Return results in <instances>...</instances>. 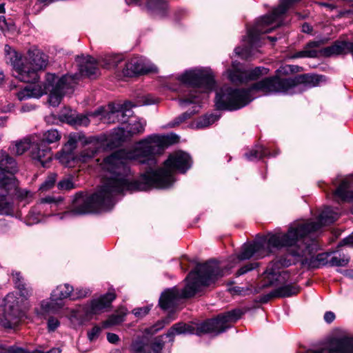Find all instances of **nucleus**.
Wrapping results in <instances>:
<instances>
[{
	"label": "nucleus",
	"mask_w": 353,
	"mask_h": 353,
	"mask_svg": "<svg viewBox=\"0 0 353 353\" xmlns=\"http://www.w3.org/2000/svg\"><path fill=\"white\" fill-rule=\"evenodd\" d=\"M178 139L175 134H152L137 143L133 150H120L105 158L101 166L108 174L103 185L90 196L76 194L72 210L64 212L60 218L110 210L114 204V196L125 191L171 186L175 171L185 173L192 166L190 156L183 151L174 152L165 161L164 167L158 169L155 156Z\"/></svg>",
	"instance_id": "nucleus-1"
},
{
	"label": "nucleus",
	"mask_w": 353,
	"mask_h": 353,
	"mask_svg": "<svg viewBox=\"0 0 353 353\" xmlns=\"http://www.w3.org/2000/svg\"><path fill=\"white\" fill-rule=\"evenodd\" d=\"M339 217V213L334 209L326 207L319 215L317 221L297 223L292 225L286 233L276 232L268 235V239L262 238L252 243L244 244L238 255L239 260L249 259L252 256L263 258L272 252L271 248L282 246H295L292 254L304 255L305 252H311L317 249V242L308 236L318 231L323 225L334 223Z\"/></svg>",
	"instance_id": "nucleus-2"
},
{
	"label": "nucleus",
	"mask_w": 353,
	"mask_h": 353,
	"mask_svg": "<svg viewBox=\"0 0 353 353\" xmlns=\"http://www.w3.org/2000/svg\"><path fill=\"white\" fill-rule=\"evenodd\" d=\"M324 77L318 74H304L296 81L294 79L266 78L253 84L248 89L221 88L216 92L215 105L217 109L236 110L248 105L252 99V94L260 92L268 95L276 92L292 94L299 90V82L304 83L309 88L317 86L324 81Z\"/></svg>",
	"instance_id": "nucleus-3"
},
{
	"label": "nucleus",
	"mask_w": 353,
	"mask_h": 353,
	"mask_svg": "<svg viewBox=\"0 0 353 353\" xmlns=\"http://www.w3.org/2000/svg\"><path fill=\"white\" fill-rule=\"evenodd\" d=\"M224 275V270L216 261L199 264L186 277L187 283L183 290L173 288L161 294L159 305L163 310L171 309L175 306L179 299L193 296L202 287L209 286Z\"/></svg>",
	"instance_id": "nucleus-4"
},
{
	"label": "nucleus",
	"mask_w": 353,
	"mask_h": 353,
	"mask_svg": "<svg viewBox=\"0 0 353 353\" xmlns=\"http://www.w3.org/2000/svg\"><path fill=\"white\" fill-rule=\"evenodd\" d=\"M76 77L77 75L65 74L59 78L54 74H48L44 85L37 83L26 85L17 93V97L19 101H23L30 98H39L49 91V103L56 107L61 103L62 97L73 88Z\"/></svg>",
	"instance_id": "nucleus-5"
},
{
	"label": "nucleus",
	"mask_w": 353,
	"mask_h": 353,
	"mask_svg": "<svg viewBox=\"0 0 353 353\" xmlns=\"http://www.w3.org/2000/svg\"><path fill=\"white\" fill-rule=\"evenodd\" d=\"M243 312L235 309L219 315L216 319H208L203 323H185L183 322L174 324L167 332L166 336L172 339L179 334H211L218 335L230 327L231 323L239 319Z\"/></svg>",
	"instance_id": "nucleus-6"
},
{
	"label": "nucleus",
	"mask_w": 353,
	"mask_h": 353,
	"mask_svg": "<svg viewBox=\"0 0 353 353\" xmlns=\"http://www.w3.org/2000/svg\"><path fill=\"white\" fill-rule=\"evenodd\" d=\"M10 61L13 75L21 81L34 85L39 79L38 71L47 66L48 58L39 50L34 49L29 50L25 57L13 51L10 54Z\"/></svg>",
	"instance_id": "nucleus-7"
},
{
	"label": "nucleus",
	"mask_w": 353,
	"mask_h": 353,
	"mask_svg": "<svg viewBox=\"0 0 353 353\" xmlns=\"http://www.w3.org/2000/svg\"><path fill=\"white\" fill-rule=\"evenodd\" d=\"M177 79L184 85L191 87L188 93L179 99V105L182 107L199 103L200 94L211 92L215 85L212 72L203 69L187 70L179 76Z\"/></svg>",
	"instance_id": "nucleus-8"
},
{
	"label": "nucleus",
	"mask_w": 353,
	"mask_h": 353,
	"mask_svg": "<svg viewBox=\"0 0 353 353\" xmlns=\"http://www.w3.org/2000/svg\"><path fill=\"white\" fill-rule=\"evenodd\" d=\"M128 124L113 130L110 138L114 145H119L134 135L143 133L146 122L141 119H130Z\"/></svg>",
	"instance_id": "nucleus-9"
},
{
	"label": "nucleus",
	"mask_w": 353,
	"mask_h": 353,
	"mask_svg": "<svg viewBox=\"0 0 353 353\" xmlns=\"http://www.w3.org/2000/svg\"><path fill=\"white\" fill-rule=\"evenodd\" d=\"M72 291V286L68 284L58 285L52 292L50 301H42L41 309L46 312H55L63 307V299L68 298Z\"/></svg>",
	"instance_id": "nucleus-10"
},
{
	"label": "nucleus",
	"mask_w": 353,
	"mask_h": 353,
	"mask_svg": "<svg viewBox=\"0 0 353 353\" xmlns=\"http://www.w3.org/2000/svg\"><path fill=\"white\" fill-rule=\"evenodd\" d=\"M269 70L264 67H256L252 70H242L234 63L232 69L228 70V74L230 81L237 84L256 80L261 76L267 74Z\"/></svg>",
	"instance_id": "nucleus-11"
},
{
	"label": "nucleus",
	"mask_w": 353,
	"mask_h": 353,
	"mask_svg": "<svg viewBox=\"0 0 353 353\" xmlns=\"http://www.w3.org/2000/svg\"><path fill=\"white\" fill-rule=\"evenodd\" d=\"M13 295H8L5 299V312L0 316V325L6 328H12L18 325L22 313L19 309Z\"/></svg>",
	"instance_id": "nucleus-12"
},
{
	"label": "nucleus",
	"mask_w": 353,
	"mask_h": 353,
	"mask_svg": "<svg viewBox=\"0 0 353 353\" xmlns=\"http://www.w3.org/2000/svg\"><path fill=\"white\" fill-rule=\"evenodd\" d=\"M317 249L316 250L315 249L312 250V247L310 248L311 252H305V254L304 255H295L292 254L293 250L296 249V248L295 246H282V248H287L288 250L292 254V256H301L304 257L305 259L303 261V263L305 264H307L309 268H319L321 266L330 265V253L328 252H323L318 254L316 256H313V254H314L319 249V246L317 244ZM278 249H280L279 248Z\"/></svg>",
	"instance_id": "nucleus-13"
},
{
	"label": "nucleus",
	"mask_w": 353,
	"mask_h": 353,
	"mask_svg": "<svg viewBox=\"0 0 353 353\" xmlns=\"http://www.w3.org/2000/svg\"><path fill=\"white\" fill-rule=\"evenodd\" d=\"M85 143L88 144V146L84 149L78 157V159L81 162H87L93 158L102 148H104L106 146H109L108 137L104 134L91 137Z\"/></svg>",
	"instance_id": "nucleus-14"
},
{
	"label": "nucleus",
	"mask_w": 353,
	"mask_h": 353,
	"mask_svg": "<svg viewBox=\"0 0 353 353\" xmlns=\"http://www.w3.org/2000/svg\"><path fill=\"white\" fill-rule=\"evenodd\" d=\"M351 180L345 179L342 181L339 186L334 192L335 198L345 202L353 201V191L350 190ZM352 213L353 214V206L352 208ZM340 245H348L353 246V234L346 237L342 240Z\"/></svg>",
	"instance_id": "nucleus-15"
},
{
	"label": "nucleus",
	"mask_w": 353,
	"mask_h": 353,
	"mask_svg": "<svg viewBox=\"0 0 353 353\" xmlns=\"http://www.w3.org/2000/svg\"><path fill=\"white\" fill-rule=\"evenodd\" d=\"M76 61L78 63L79 74L76 73L72 75H77V77L75 78V83H77V80L79 79L80 76L92 77L97 75L98 72V68L97 62L94 58L90 56H77ZM68 75L71 76L70 74Z\"/></svg>",
	"instance_id": "nucleus-16"
},
{
	"label": "nucleus",
	"mask_w": 353,
	"mask_h": 353,
	"mask_svg": "<svg viewBox=\"0 0 353 353\" xmlns=\"http://www.w3.org/2000/svg\"><path fill=\"white\" fill-rule=\"evenodd\" d=\"M154 70V67L147 65L141 58L134 57L125 63L122 70V74L123 77H130Z\"/></svg>",
	"instance_id": "nucleus-17"
},
{
	"label": "nucleus",
	"mask_w": 353,
	"mask_h": 353,
	"mask_svg": "<svg viewBox=\"0 0 353 353\" xmlns=\"http://www.w3.org/2000/svg\"><path fill=\"white\" fill-rule=\"evenodd\" d=\"M115 297L114 293L108 292L97 299H93L85 308L86 316L90 317L91 315L103 312L105 309L110 306L112 301Z\"/></svg>",
	"instance_id": "nucleus-18"
},
{
	"label": "nucleus",
	"mask_w": 353,
	"mask_h": 353,
	"mask_svg": "<svg viewBox=\"0 0 353 353\" xmlns=\"http://www.w3.org/2000/svg\"><path fill=\"white\" fill-rule=\"evenodd\" d=\"M59 119L61 122L68 123L74 127L87 126L90 121L87 115L78 114L70 108H64L59 114Z\"/></svg>",
	"instance_id": "nucleus-19"
},
{
	"label": "nucleus",
	"mask_w": 353,
	"mask_h": 353,
	"mask_svg": "<svg viewBox=\"0 0 353 353\" xmlns=\"http://www.w3.org/2000/svg\"><path fill=\"white\" fill-rule=\"evenodd\" d=\"M126 114L125 111L122 110L121 107H117V104L110 103L108 105V110H104L103 109H99L94 111L93 113L89 114L92 117H97L101 115V119L105 123H112L118 122L119 119V114Z\"/></svg>",
	"instance_id": "nucleus-20"
},
{
	"label": "nucleus",
	"mask_w": 353,
	"mask_h": 353,
	"mask_svg": "<svg viewBox=\"0 0 353 353\" xmlns=\"http://www.w3.org/2000/svg\"><path fill=\"white\" fill-rule=\"evenodd\" d=\"M31 157L43 167H47L52 160V154L49 147L40 143H33L31 147Z\"/></svg>",
	"instance_id": "nucleus-21"
},
{
	"label": "nucleus",
	"mask_w": 353,
	"mask_h": 353,
	"mask_svg": "<svg viewBox=\"0 0 353 353\" xmlns=\"http://www.w3.org/2000/svg\"><path fill=\"white\" fill-rule=\"evenodd\" d=\"M16 170L0 169V188L7 191L17 189V179L14 176Z\"/></svg>",
	"instance_id": "nucleus-22"
},
{
	"label": "nucleus",
	"mask_w": 353,
	"mask_h": 353,
	"mask_svg": "<svg viewBox=\"0 0 353 353\" xmlns=\"http://www.w3.org/2000/svg\"><path fill=\"white\" fill-rule=\"evenodd\" d=\"M299 288L293 285H286L279 287L266 295L265 301L275 297H288L298 294Z\"/></svg>",
	"instance_id": "nucleus-23"
},
{
	"label": "nucleus",
	"mask_w": 353,
	"mask_h": 353,
	"mask_svg": "<svg viewBox=\"0 0 353 353\" xmlns=\"http://www.w3.org/2000/svg\"><path fill=\"white\" fill-rule=\"evenodd\" d=\"M353 43L347 41H336L332 46L325 49L328 55L341 54L352 52Z\"/></svg>",
	"instance_id": "nucleus-24"
},
{
	"label": "nucleus",
	"mask_w": 353,
	"mask_h": 353,
	"mask_svg": "<svg viewBox=\"0 0 353 353\" xmlns=\"http://www.w3.org/2000/svg\"><path fill=\"white\" fill-rule=\"evenodd\" d=\"M61 138V133L56 129H50L43 133L39 141L40 143L46 145L58 142Z\"/></svg>",
	"instance_id": "nucleus-25"
},
{
	"label": "nucleus",
	"mask_w": 353,
	"mask_h": 353,
	"mask_svg": "<svg viewBox=\"0 0 353 353\" xmlns=\"http://www.w3.org/2000/svg\"><path fill=\"white\" fill-rule=\"evenodd\" d=\"M17 163L14 159L3 151H0V169L16 170Z\"/></svg>",
	"instance_id": "nucleus-26"
},
{
	"label": "nucleus",
	"mask_w": 353,
	"mask_h": 353,
	"mask_svg": "<svg viewBox=\"0 0 353 353\" xmlns=\"http://www.w3.org/2000/svg\"><path fill=\"white\" fill-rule=\"evenodd\" d=\"M350 261V257L344 254H332L329 259L330 266L343 267L345 266Z\"/></svg>",
	"instance_id": "nucleus-27"
},
{
	"label": "nucleus",
	"mask_w": 353,
	"mask_h": 353,
	"mask_svg": "<svg viewBox=\"0 0 353 353\" xmlns=\"http://www.w3.org/2000/svg\"><path fill=\"white\" fill-rule=\"evenodd\" d=\"M117 107H121L122 110L125 112L126 114L122 115L119 114V119H118V122L121 123L123 124L126 123L130 120V117L132 114V108L134 107V105L129 101H126L123 104H117Z\"/></svg>",
	"instance_id": "nucleus-28"
},
{
	"label": "nucleus",
	"mask_w": 353,
	"mask_h": 353,
	"mask_svg": "<svg viewBox=\"0 0 353 353\" xmlns=\"http://www.w3.org/2000/svg\"><path fill=\"white\" fill-rule=\"evenodd\" d=\"M30 141L28 139H24L19 142H17L12 148V151L17 155H21L26 150L30 148Z\"/></svg>",
	"instance_id": "nucleus-29"
},
{
	"label": "nucleus",
	"mask_w": 353,
	"mask_h": 353,
	"mask_svg": "<svg viewBox=\"0 0 353 353\" xmlns=\"http://www.w3.org/2000/svg\"><path fill=\"white\" fill-rule=\"evenodd\" d=\"M132 350L134 353H151L150 345L143 340H137L132 344Z\"/></svg>",
	"instance_id": "nucleus-30"
},
{
	"label": "nucleus",
	"mask_w": 353,
	"mask_h": 353,
	"mask_svg": "<svg viewBox=\"0 0 353 353\" xmlns=\"http://www.w3.org/2000/svg\"><path fill=\"white\" fill-rule=\"evenodd\" d=\"M125 312L114 314L111 315L105 321L103 322V327H108L112 325L119 324L124 321Z\"/></svg>",
	"instance_id": "nucleus-31"
},
{
	"label": "nucleus",
	"mask_w": 353,
	"mask_h": 353,
	"mask_svg": "<svg viewBox=\"0 0 353 353\" xmlns=\"http://www.w3.org/2000/svg\"><path fill=\"white\" fill-rule=\"evenodd\" d=\"M266 155V150L263 146H257L254 150L250 151L249 153L245 154L247 159L250 161L261 159Z\"/></svg>",
	"instance_id": "nucleus-32"
},
{
	"label": "nucleus",
	"mask_w": 353,
	"mask_h": 353,
	"mask_svg": "<svg viewBox=\"0 0 353 353\" xmlns=\"http://www.w3.org/2000/svg\"><path fill=\"white\" fill-rule=\"evenodd\" d=\"M147 8L152 11H161L167 8L165 0H149L147 3Z\"/></svg>",
	"instance_id": "nucleus-33"
},
{
	"label": "nucleus",
	"mask_w": 353,
	"mask_h": 353,
	"mask_svg": "<svg viewBox=\"0 0 353 353\" xmlns=\"http://www.w3.org/2000/svg\"><path fill=\"white\" fill-rule=\"evenodd\" d=\"M218 119L219 117L214 114L205 115L198 121L196 127L199 128L208 127L214 123Z\"/></svg>",
	"instance_id": "nucleus-34"
},
{
	"label": "nucleus",
	"mask_w": 353,
	"mask_h": 353,
	"mask_svg": "<svg viewBox=\"0 0 353 353\" xmlns=\"http://www.w3.org/2000/svg\"><path fill=\"white\" fill-rule=\"evenodd\" d=\"M318 54V52L316 50H308L305 46L304 47L303 50L296 52L293 55L290 57L291 59H298V58H314L316 57Z\"/></svg>",
	"instance_id": "nucleus-35"
},
{
	"label": "nucleus",
	"mask_w": 353,
	"mask_h": 353,
	"mask_svg": "<svg viewBox=\"0 0 353 353\" xmlns=\"http://www.w3.org/2000/svg\"><path fill=\"white\" fill-rule=\"evenodd\" d=\"M41 214L39 212L37 211L35 208L31 210L26 216L27 225H33L39 223L41 221Z\"/></svg>",
	"instance_id": "nucleus-36"
},
{
	"label": "nucleus",
	"mask_w": 353,
	"mask_h": 353,
	"mask_svg": "<svg viewBox=\"0 0 353 353\" xmlns=\"http://www.w3.org/2000/svg\"><path fill=\"white\" fill-rule=\"evenodd\" d=\"M12 210V203L8 201L4 196L0 195V214H8Z\"/></svg>",
	"instance_id": "nucleus-37"
},
{
	"label": "nucleus",
	"mask_w": 353,
	"mask_h": 353,
	"mask_svg": "<svg viewBox=\"0 0 353 353\" xmlns=\"http://www.w3.org/2000/svg\"><path fill=\"white\" fill-rule=\"evenodd\" d=\"M57 174L54 173H51L48 176L46 181L41 185L40 190L42 191H47L52 188L56 181Z\"/></svg>",
	"instance_id": "nucleus-38"
},
{
	"label": "nucleus",
	"mask_w": 353,
	"mask_h": 353,
	"mask_svg": "<svg viewBox=\"0 0 353 353\" xmlns=\"http://www.w3.org/2000/svg\"><path fill=\"white\" fill-rule=\"evenodd\" d=\"M121 61L119 56H108L104 59V66L107 68H113L117 67Z\"/></svg>",
	"instance_id": "nucleus-39"
},
{
	"label": "nucleus",
	"mask_w": 353,
	"mask_h": 353,
	"mask_svg": "<svg viewBox=\"0 0 353 353\" xmlns=\"http://www.w3.org/2000/svg\"><path fill=\"white\" fill-rule=\"evenodd\" d=\"M81 137L83 136L79 133L70 134L68 141L65 144V148H69L71 150L74 149L77 142L81 140Z\"/></svg>",
	"instance_id": "nucleus-40"
},
{
	"label": "nucleus",
	"mask_w": 353,
	"mask_h": 353,
	"mask_svg": "<svg viewBox=\"0 0 353 353\" xmlns=\"http://www.w3.org/2000/svg\"><path fill=\"white\" fill-rule=\"evenodd\" d=\"M0 28L3 32L15 29L14 23L12 21L8 22L5 16L3 15H0Z\"/></svg>",
	"instance_id": "nucleus-41"
},
{
	"label": "nucleus",
	"mask_w": 353,
	"mask_h": 353,
	"mask_svg": "<svg viewBox=\"0 0 353 353\" xmlns=\"http://www.w3.org/2000/svg\"><path fill=\"white\" fill-rule=\"evenodd\" d=\"M0 353H28V352L14 346L6 347L0 345Z\"/></svg>",
	"instance_id": "nucleus-42"
},
{
	"label": "nucleus",
	"mask_w": 353,
	"mask_h": 353,
	"mask_svg": "<svg viewBox=\"0 0 353 353\" xmlns=\"http://www.w3.org/2000/svg\"><path fill=\"white\" fill-rule=\"evenodd\" d=\"M258 266L257 263H250L243 267L241 268L236 273V276H241L245 273L255 269Z\"/></svg>",
	"instance_id": "nucleus-43"
},
{
	"label": "nucleus",
	"mask_w": 353,
	"mask_h": 353,
	"mask_svg": "<svg viewBox=\"0 0 353 353\" xmlns=\"http://www.w3.org/2000/svg\"><path fill=\"white\" fill-rule=\"evenodd\" d=\"M150 310V306L137 307L132 310V314L137 318L141 319L148 314Z\"/></svg>",
	"instance_id": "nucleus-44"
},
{
	"label": "nucleus",
	"mask_w": 353,
	"mask_h": 353,
	"mask_svg": "<svg viewBox=\"0 0 353 353\" xmlns=\"http://www.w3.org/2000/svg\"><path fill=\"white\" fill-rule=\"evenodd\" d=\"M196 111H194V112H184L183 114H182L181 115H180L179 117H177L173 123H172L171 124H170V125L171 127H174L175 125H177L179 124H180L181 123L183 122L184 121H185L187 119L190 118L191 117V115H192L193 114H194Z\"/></svg>",
	"instance_id": "nucleus-45"
},
{
	"label": "nucleus",
	"mask_w": 353,
	"mask_h": 353,
	"mask_svg": "<svg viewBox=\"0 0 353 353\" xmlns=\"http://www.w3.org/2000/svg\"><path fill=\"white\" fill-rule=\"evenodd\" d=\"M58 188L59 190H69L74 188V184L71 179H66L59 182Z\"/></svg>",
	"instance_id": "nucleus-46"
},
{
	"label": "nucleus",
	"mask_w": 353,
	"mask_h": 353,
	"mask_svg": "<svg viewBox=\"0 0 353 353\" xmlns=\"http://www.w3.org/2000/svg\"><path fill=\"white\" fill-rule=\"evenodd\" d=\"M13 281L17 288L19 290H24L25 285L23 282V278L20 272H15L12 274Z\"/></svg>",
	"instance_id": "nucleus-47"
},
{
	"label": "nucleus",
	"mask_w": 353,
	"mask_h": 353,
	"mask_svg": "<svg viewBox=\"0 0 353 353\" xmlns=\"http://www.w3.org/2000/svg\"><path fill=\"white\" fill-rule=\"evenodd\" d=\"M169 323L170 321L168 319L160 321L150 329L149 332L151 334H154L158 331L161 330V329H163L165 325Z\"/></svg>",
	"instance_id": "nucleus-48"
},
{
	"label": "nucleus",
	"mask_w": 353,
	"mask_h": 353,
	"mask_svg": "<svg viewBox=\"0 0 353 353\" xmlns=\"http://www.w3.org/2000/svg\"><path fill=\"white\" fill-rule=\"evenodd\" d=\"M101 328L99 326H94L88 332V337L90 341L95 340L99 335Z\"/></svg>",
	"instance_id": "nucleus-49"
},
{
	"label": "nucleus",
	"mask_w": 353,
	"mask_h": 353,
	"mask_svg": "<svg viewBox=\"0 0 353 353\" xmlns=\"http://www.w3.org/2000/svg\"><path fill=\"white\" fill-rule=\"evenodd\" d=\"M60 325L59 320L54 317H50L48 321V328L50 332L54 331Z\"/></svg>",
	"instance_id": "nucleus-50"
},
{
	"label": "nucleus",
	"mask_w": 353,
	"mask_h": 353,
	"mask_svg": "<svg viewBox=\"0 0 353 353\" xmlns=\"http://www.w3.org/2000/svg\"><path fill=\"white\" fill-rule=\"evenodd\" d=\"M63 201L61 197L55 198L52 196H48L41 199V203H59Z\"/></svg>",
	"instance_id": "nucleus-51"
},
{
	"label": "nucleus",
	"mask_w": 353,
	"mask_h": 353,
	"mask_svg": "<svg viewBox=\"0 0 353 353\" xmlns=\"http://www.w3.org/2000/svg\"><path fill=\"white\" fill-rule=\"evenodd\" d=\"M163 347V343L161 341H157L152 345H150V351L151 353H159Z\"/></svg>",
	"instance_id": "nucleus-52"
},
{
	"label": "nucleus",
	"mask_w": 353,
	"mask_h": 353,
	"mask_svg": "<svg viewBox=\"0 0 353 353\" xmlns=\"http://www.w3.org/2000/svg\"><path fill=\"white\" fill-rule=\"evenodd\" d=\"M323 43V41H312L308 42L305 45V47L308 50H316V48H319Z\"/></svg>",
	"instance_id": "nucleus-53"
},
{
	"label": "nucleus",
	"mask_w": 353,
	"mask_h": 353,
	"mask_svg": "<svg viewBox=\"0 0 353 353\" xmlns=\"http://www.w3.org/2000/svg\"><path fill=\"white\" fill-rule=\"evenodd\" d=\"M17 194L18 197L21 198V199H28L32 196L31 192L27 190H17Z\"/></svg>",
	"instance_id": "nucleus-54"
},
{
	"label": "nucleus",
	"mask_w": 353,
	"mask_h": 353,
	"mask_svg": "<svg viewBox=\"0 0 353 353\" xmlns=\"http://www.w3.org/2000/svg\"><path fill=\"white\" fill-rule=\"evenodd\" d=\"M107 339L110 343H117L119 341V337L117 334L114 333H108Z\"/></svg>",
	"instance_id": "nucleus-55"
},
{
	"label": "nucleus",
	"mask_w": 353,
	"mask_h": 353,
	"mask_svg": "<svg viewBox=\"0 0 353 353\" xmlns=\"http://www.w3.org/2000/svg\"><path fill=\"white\" fill-rule=\"evenodd\" d=\"M335 319V314L332 312H327L324 314V320L328 323H332Z\"/></svg>",
	"instance_id": "nucleus-56"
},
{
	"label": "nucleus",
	"mask_w": 353,
	"mask_h": 353,
	"mask_svg": "<svg viewBox=\"0 0 353 353\" xmlns=\"http://www.w3.org/2000/svg\"><path fill=\"white\" fill-rule=\"evenodd\" d=\"M302 31L310 34L312 32V27L310 24L305 23L302 26Z\"/></svg>",
	"instance_id": "nucleus-57"
},
{
	"label": "nucleus",
	"mask_w": 353,
	"mask_h": 353,
	"mask_svg": "<svg viewBox=\"0 0 353 353\" xmlns=\"http://www.w3.org/2000/svg\"><path fill=\"white\" fill-rule=\"evenodd\" d=\"M265 273H266L268 275H272V276H275L278 273H279V272H276L272 267H269L266 271L265 272Z\"/></svg>",
	"instance_id": "nucleus-58"
},
{
	"label": "nucleus",
	"mask_w": 353,
	"mask_h": 353,
	"mask_svg": "<svg viewBox=\"0 0 353 353\" xmlns=\"http://www.w3.org/2000/svg\"><path fill=\"white\" fill-rule=\"evenodd\" d=\"M3 12H5L4 4L1 3V4H0V13H3Z\"/></svg>",
	"instance_id": "nucleus-59"
},
{
	"label": "nucleus",
	"mask_w": 353,
	"mask_h": 353,
	"mask_svg": "<svg viewBox=\"0 0 353 353\" xmlns=\"http://www.w3.org/2000/svg\"><path fill=\"white\" fill-rule=\"evenodd\" d=\"M267 38L272 42H274L277 40V38L275 37H268Z\"/></svg>",
	"instance_id": "nucleus-60"
},
{
	"label": "nucleus",
	"mask_w": 353,
	"mask_h": 353,
	"mask_svg": "<svg viewBox=\"0 0 353 353\" xmlns=\"http://www.w3.org/2000/svg\"><path fill=\"white\" fill-rule=\"evenodd\" d=\"M139 0H125L128 4H131L134 3H137Z\"/></svg>",
	"instance_id": "nucleus-61"
},
{
	"label": "nucleus",
	"mask_w": 353,
	"mask_h": 353,
	"mask_svg": "<svg viewBox=\"0 0 353 353\" xmlns=\"http://www.w3.org/2000/svg\"><path fill=\"white\" fill-rule=\"evenodd\" d=\"M68 154H63V155L61 156V160L63 161L65 159H67V158H68Z\"/></svg>",
	"instance_id": "nucleus-62"
},
{
	"label": "nucleus",
	"mask_w": 353,
	"mask_h": 353,
	"mask_svg": "<svg viewBox=\"0 0 353 353\" xmlns=\"http://www.w3.org/2000/svg\"><path fill=\"white\" fill-rule=\"evenodd\" d=\"M4 75L2 72H0V83L3 81Z\"/></svg>",
	"instance_id": "nucleus-63"
},
{
	"label": "nucleus",
	"mask_w": 353,
	"mask_h": 353,
	"mask_svg": "<svg viewBox=\"0 0 353 353\" xmlns=\"http://www.w3.org/2000/svg\"><path fill=\"white\" fill-rule=\"evenodd\" d=\"M110 353H120V352L118 350H115L114 351L110 352Z\"/></svg>",
	"instance_id": "nucleus-64"
}]
</instances>
